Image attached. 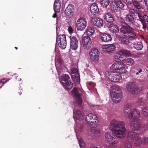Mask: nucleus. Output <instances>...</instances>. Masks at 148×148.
Masks as SVG:
<instances>
[{"instance_id":"obj_1","label":"nucleus","mask_w":148,"mask_h":148,"mask_svg":"<svg viewBox=\"0 0 148 148\" xmlns=\"http://www.w3.org/2000/svg\"><path fill=\"white\" fill-rule=\"evenodd\" d=\"M110 126L113 129V132L117 137L121 138L125 137L127 131L124 121L113 119L110 122Z\"/></svg>"},{"instance_id":"obj_2","label":"nucleus","mask_w":148,"mask_h":148,"mask_svg":"<svg viewBox=\"0 0 148 148\" xmlns=\"http://www.w3.org/2000/svg\"><path fill=\"white\" fill-rule=\"evenodd\" d=\"M123 61V62L112 64L110 67L111 71L113 73H125L127 72L125 68L126 65L131 66L135 64L134 60L131 58H125Z\"/></svg>"},{"instance_id":"obj_3","label":"nucleus","mask_w":148,"mask_h":148,"mask_svg":"<svg viewBox=\"0 0 148 148\" xmlns=\"http://www.w3.org/2000/svg\"><path fill=\"white\" fill-rule=\"evenodd\" d=\"M127 138L128 140H132L134 147H139L143 143L145 144L148 143V138H144L143 141L138 134L133 132L128 133Z\"/></svg>"},{"instance_id":"obj_4","label":"nucleus","mask_w":148,"mask_h":148,"mask_svg":"<svg viewBox=\"0 0 148 148\" xmlns=\"http://www.w3.org/2000/svg\"><path fill=\"white\" fill-rule=\"evenodd\" d=\"M123 114L127 118L129 119H138L140 115V112L138 110H132L130 107L127 106L124 107Z\"/></svg>"},{"instance_id":"obj_5","label":"nucleus","mask_w":148,"mask_h":148,"mask_svg":"<svg viewBox=\"0 0 148 148\" xmlns=\"http://www.w3.org/2000/svg\"><path fill=\"white\" fill-rule=\"evenodd\" d=\"M120 31L128 40H135L137 38L136 35L133 32V29L129 26L122 27Z\"/></svg>"},{"instance_id":"obj_6","label":"nucleus","mask_w":148,"mask_h":148,"mask_svg":"<svg viewBox=\"0 0 148 148\" xmlns=\"http://www.w3.org/2000/svg\"><path fill=\"white\" fill-rule=\"evenodd\" d=\"M69 77L68 74L63 75L60 77V81L61 84L66 90H69L73 87V83L69 81Z\"/></svg>"},{"instance_id":"obj_7","label":"nucleus","mask_w":148,"mask_h":148,"mask_svg":"<svg viewBox=\"0 0 148 148\" xmlns=\"http://www.w3.org/2000/svg\"><path fill=\"white\" fill-rule=\"evenodd\" d=\"M112 134L110 132H108L106 133L105 135V140L109 144V145H105L104 148H112L114 145L116 144L118 141L112 136Z\"/></svg>"},{"instance_id":"obj_8","label":"nucleus","mask_w":148,"mask_h":148,"mask_svg":"<svg viewBox=\"0 0 148 148\" xmlns=\"http://www.w3.org/2000/svg\"><path fill=\"white\" fill-rule=\"evenodd\" d=\"M82 90L79 88H75L72 92V95L73 97L75 106H79L81 105L82 100L80 96Z\"/></svg>"},{"instance_id":"obj_9","label":"nucleus","mask_w":148,"mask_h":148,"mask_svg":"<svg viewBox=\"0 0 148 148\" xmlns=\"http://www.w3.org/2000/svg\"><path fill=\"white\" fill-rule=\"evenodd\" d=\"M56 43L62 49H64L66 48V37L65 35H60L57 36L56 39Z\"/></svg>"},{"instance_id":"obj_10","label":"nucleus","mask_w":148,"mask_h":148,"mask_svg":"<svg viewBox=\"0 0 148 148\" xmlns=\"http://www.w3.org/2000/svg\"><path fill=\"white\" fill-rule=\"evenodd\" d=\"M126 89L128 92L133 94H137L139 92L137 87L132 82L127 83L126 86Z\"/></svg>"},{"instance_id":"obj_11","label":"nucleus","mask_w":148,"mask_h":148,"mask_svg":"<svg viewBox=\"0 0 148 148\" xmlns=\"http://www.w3.org/2000/svg\"><path fill=\"white\" fill-rule=\"evenodd\" d=\"M87 23L85 18L83 17L79 18L77 20L76 24L77 30L80 31L84 30L87 26Z\"/></svg>"},{"instance_id":"obj_12","label":"nucleus","mask_w":148,"mask_h":148,"mask_svg":"<svg viewBox=\"0 0 148 148\" xmlns=\"http://www.w3.org/2000/svg\"><path fill=\"white\" fill-rule=\"evenodd\" d=\"M99 53L98 49L95 48L91 49L89 52V56L92 61L94 62L97 61L99 59Z\"/></svg>"},{"instance_id":"obj_13","label":"nucleus","mask_w":148,"mask_h":148,"mask_svg":"<svg viewBox=\"0 0 148 148\" xmlns=\"http://www.w3.org/2000/svg\"><path fill=\"white\" fill-rule=\"evenodd\" d=\"M110 95L113 102L117 103L120 101L122 94L121 91H119V92H111Z\"/></svg>"},{"instance_id":"obj_14","label":"nucleus","mask_w":148,"mask_h":148,"mask_svg":"<svg viewBox=\"0 0 148 148\" xmlns=\"http://www.w3.org/2000/svg\"><path fill=\"white\" fill-rule=\"evenodd\" d=\"M101 48L104 51L110 53L115 50L116 46L113 44L103 45H102Z\"/></svg>"},{"instance_id":"obj_15","label":"nucleus","mask_w":148,"mask_h":148,"mask_svg":"<svg viewBox=\"0 0 148 148\" xmlns=\"http://www.w3.org/2000/svg\"><path fill=\"white\" fill-rule=\"evenodd\" d=\"M130 126L132 129L134 130H138L140 128L139 120L138 119H130Z\"/></svg>"},{"instance_id":"obj_16","label":"nucleus","mask_w":148,"mask_h":148,"mask_svg":"<svg viewBox=\"0 0 148 148\" xmlns=\"http://www.w3.org/2000/svg\"><path fill=\"white\" fill-rule=\"evenodd\" d=\"M70 48L73 50H76L78 47V42L77 38L75 36L70 37Z\"/></svg>"},{"instance_id":"obj_17","label":"nucleus","mask_w":148,"mask_h":148,"mask_svg":"<svg viewBox=\"0 0 148 148\" xmlns=\"http://www.w3.org/2000/svg\"><path fill=\"white\" fill-rule=\"evenodd\" d=\"M91 41L90 38L88 36H84L82 39V43L84 47L89 49L91 47Z\"/></svg>"},{"instance_id":"obj_18","label":"nucleus","mask_w":148,"mask_h":148,"mask_svg":"<svg viewBox=\"0 0 148 148\" xmlns=\"http://www.w3.org/2000/svg\"><path fill=\"white\" fill-rule=\"evenodd\" d=\"M91 22L95 26L98 27H101L103 25V20L99 18L94 17L91 19Z\"/></svg>"},{"instance_id":"obj_19","label":"nucleus","mask_w":148,"mask_h":148,"mask_svg":"<svg viewBox=\"0 0 148 148\" xmlns=\"http://www.w3.org/2000/svg\"><path fill=\"white\" fill-rule=\"evenodd\" d=\"M99 38L102 41L105 42H109L112 39L110 35L103 33H100Z\"/></svg>"},{"instance_id":"obj_20","label":"nucleus","mask_w":148,"mask_h":148,"mask_svg":"<svg viewBox=\"0 0 148 148\" xmlns=\"http://www.w3.org/2000/svg\"><path fill=\"white\" fill-rule=\"evenodd\" d=\"M74 10V6L72 5H69L65 10V14L67 16L71 17L73 15Z\"/></svg>"},{"instance_id":"obj_21","label":"nucleus","mask_w":148,"mask_h":148,"mask_svg":"<svg viewBox=\"0 0 148 148\" xmlns=\"http://www.w3.org/2000/svg\"><path fill=\"white\" fill-rule=\"evenodd\" d=\"M55 64L57 70L59 74L64 66L61 60L60 59H57L56 58H55Z\"/></svg>"},{"instance_id":"obj_22","label":"nucleus","mask_w":148,"mask_h":148,"mask_svg":"<svg viewBox=\"0 0 148 148\" xmlns=\"http://www.w3.org/2000/svg\"><path fill=\"white\" fill-rule=\"evenodd\" d=\"M73 117L76 123L77 121L82 120L84 118V116L81 113V112L79 110H77L76 111H74L73 112Z\"/></svg>"},{"instance_id":"obj_23","label":"nucleus","mask_w":148,"mask_h":148,"mask_svg":"<svg viewBox=\"0 0 148 148\" xmlns=\"http://www.w3.org/2000/svg\"><path fill=\"white\" fill-rule=\"evenodd\" d=\"M119 73V74H110L109 76V79L112 82H116L118 81L121 78V75L120 73Z\"/></svg>"},{"instance_id":"obj_24","label":"nucleus","mask_w":148,"mask_h":148,"mask_svg":"<svg viewBox=\"0 0 148 148\" xmlns=\"http://www.w3.org/2000/svg\"><path fill=\"white\" fill-rule=\"evenodd\" d=\"M60 0H55L54 4V10L56 13H58L60 11L61 3Z\"/></svg>"},{"instance_id":"obj_25","label":"nucleus","mask_w":148,"mask_h":148,"mask_svg":"<svg viewBox=\"0 0 148 148\" xmlns=\"http://www.w3.org/2000/svg\"><path fill=\"white\" fill-rule=\"evenodd\" d=\"M90 10L91 13L93 14H96L99 11L97 5L96 3H93L90 6Z\"/></svg>"},{"instance_id":"obj_26","label":"nucleus","mask_w":148,"mask_h":148,"mask_svg":"<svg viewBox=\"0 0 148 148\" xmlns=\"http://www.w3.org/2000/svg\"><path fill=\"white\" fill-rule=\"evenodd\" d=\"M119 52V54L122 57H130L132 56L130 52L127 49H122Z\"/></svg>"},{"instance_id":"obj_27","label":"nucleus","mask_w":148,"mask_h":148,"mask_svg":"<svg viewBox=\"0 0 148 148\" xmlns=\"http://www.w3.org/2000/svg\"><path fill=\"white\" fill-rule=\"evenodd\" d=\"M108 29L110 32L112 33L116 34L119 32L118 27L115 25L111 24L110 25Z\"/></svg>"},{"instance_id":"obj_28","label":"nucleus","mask_w":148,"mask_h":148,"mask_svg":"<svg viewBox=\"0 0 148 148\" xmlns=\"http://www.w3.org/2000/svg\"><path fill=\"white\" fill-rule=\"evenodd\" d=\"M71 76L76 79H79V73L78 72V71L77 68H73L71 70Z\"/></svg>"},{"instance_id":"obj_29","label":"nucleus","mask_w":148,"mask_h":148,"mask_svg":"<svg viewBox=\"0 0 148 148\" xmlns=\"http://www.w3.org/2000/svg\"><path fill=\"white\" fill-rule=\"evenodd\" d=\"M104 19L108 22L112 23L114 21V18L110 14L106 13L103 16Z\"/></svg>"},{"instance_id":"obj_30","label":"nucleus","mask_w":148,"mask_h":148,"mask_svg":"<svg viewBox=\"0 0 148 148\" xmlns=\"http://www.w3.org/2000/svg\"><path fill=\"white\" fill-rule=\"evenodd\" d=\"M97 116L96 115H94L92 113H90L87 115L86 117V121L87 122L88 124L93 119H97Z\"/></svg>"},{"instance_id":"obj_31","label":"nucleus","mask_w":148,"mask_h":148,"mask_svg":"<svg viewBox=\"0 0 148 148\" xmlns=\"http://www.w3.org/2000/svg\"><path fill=\"white\" fill-rule=\"evenodd\" d=\"M95 29L94 27H88L87 28L86 32V35L87 36H91L95 33Z\"/></svg>"},{"instance_id":"obj_32","label":"nucleus","mask_w":148,"mask_h":148,"mask_svg":"<svg viewBox=\"0 0 148 148\" xmlns=\"http://www.w3.org/2000/svg\"><path fill=\"white\" fill-rule=\"evenodd\" d=\"M116 37L122 43L127 44L129 43L128 40L124 37L121 36L119 35H117Z\"/></svg>"},{"instance_id":"obj_33","label":"nucleus","mask_w":148,"mask_h":148,"mask_svg":"<svg viewBox=\"0 0 148 148\" xmlns=\"http://www.w3.org/2000/svg\"><path fill=\"white\" fill-rule=\"evenodd\" d=\"M98 123L99 121L97 117V119L91 120L88 123V124L90 125V126L95 128L98 126Z\"/></svg>"},{"instance_id":"obj_34","label":"nucleus","mask_w":148,"mask_h":148,"mask_svg":"<svg viewBox=\"0 0 148 148\" xmlns=\"http://www.w3.org/2000/svg\"><path fill=\"white\" fill-rule=\"evenodd\" d=\"M110 9L113 12H116L118 11V8L115 3H111L110 4Z\"/></svg>"},{"instance_id":"obj_35","label":"nucleus","mask_w":148,"mask_h":148,"mask_svg":"<svg viewBox=\"0 0 148 148\" xmlns=\"http://www.w3.org/2000/svg\"><path fill=\"white\" fill-rule=\"evenodd\" d=\"M136 14L142 23L148 22V17L147 15H144L143 16H142L139 14Z\"/></svg>"},{"instance_id":"obj_36","label":"nucleus","mask_w":148,"mask_h":148,"mask_svg":"<svg viewBox=\"0 0 148 148\" xmlns=\"http://www.w3.org/2000/svg\"><path fill=\"white\" fill-rule=\"evenodd\" d=\"M125 20L131 23H133L134 21L132 16L130 14L126 15L125 16Z\"/></svg>"},{"instance_id":"obj_37","label":"nucleus","mask_w":148,"mask_h":148,"mask_svg":"<svg viewBox=\"0 0 148 148\" xmlns=\"http://www.w3.org/2000/svg\"><path fill=\"white\" fill-rule=\"evenodd\" d=\"M134 48L138 50H140L142 49L143 45L141 42H137L135 43L134 45Z\"/></svg>"},{"instance_id":"obj_38","label":"nucleus","mask_w":148,"mask_h":148,"mask_svg":"<svg viewBox=\"0 0 148 148\" xmlns=\"http://www.w3.org/2000/svg\"><path fill=\"white\" fill-rule=\"evenodd\" d=\"M91 132L97 137H99L101 136V133L99 130L94 128L91 130Z\"/></svg>"},{"instance_id":"obj_39","label":"nucleus","mask_w":148,"mask_h":148,"mask_svg":"<svg viewBox=\"0 0 148 148\" xmlns=\"http://www.w3.org/2000/svg\"><path fill=\"white\" fill-rule=\"evenodd\" d=\"M101 4L104 8H106L110 3L109 0H101Z\"/></svg>"},{"instance_id":"obj_40","label":"nucleus","mask_w":148,"mask_h":148,"mask_svg":"<svg viewBox=\"0 0 148 148\" xmlns=\"http://www.w3.org/2000/svg\"><path fill=\"white\" fill-rule=\"evenodd\" d=\"M114 1L117 6L119 7L120 8H122L124 6V5L121 0H114Z\"/></svg>"},{"instance_id":"obj_41","label":"nucleus","mask_w":148,"mask_h":148,"mask_svg":"<svg viewBox=\"0 0 148 148\" xmlns=\"http://www.w3.org/2000/svg\"><path fill=\"white\" fill-rule=\"evenodd\" d=\"M123 58V57H122V56L120 55L119 52L115 56L114 59L116 61L119 62L122 60L123 61V60L122 59Z\"/></svg>"},{"instance_id":"obj_42","label":"nucleus","mask_w":148,"mask_h":148,"mask_svg":"<svg viewBox=\"0 0 148 148\" xmlns=\"http://www.w3.org/2000/svg\"><path fill=\"white\" fill-rule=\"evenodd\" d=\"M148 110V107H145L142 109V113L146 116H148V111H146Z\"/></svg>"},{"instance_id":"obj_43","label":"nucleus","mask_w":148,"mask_h":148,"mask_svg":"<svg viewBox=\"0 0 148 148\" xmlns=\"http://www.w3.org/2000/svg\"><path fill=\"white\" fill-rule=\"evenodd\" d=\"M77 138L78 139L79 142V146L80 147V148H84V143L83 140L81 139L79 140V138H78L77 136Z\"/></svg>"},{"instance_id":"obj_44","label":"nucleus","mask_w":148,"mask_h":148,"mask_svg":"<svg viewBox=\"0 0 148 148\" xmlns=\"http://www.w3.org/2000/svg\"><path fill=\"white\" fill-rule=\"evenodd\" d=\"M10 80L8 78L5 79H3L0 80V88H1L3 86V85L7 81Z\"/></svg>"},{"instance_id":"obj_45","label":"nucleus","mask_w":148,"mask_h":148,"mask_svg":"<svg viewBox=\"0 0 148 148\" xmlns=\"http://www.w3.org/2000/svg\"><path fill=\"white\" fill-rule=\"evenodd\" d=\"M129 13L131 14V15L134 14L135 16H138V15L136 14H137L136 12H135V10L133 9H131L129 10Z\"/></svg>"},{"instance_id":"obj_46","label":"nucleus","mask_w":148,"mask_h":148,"mask_svg":"<svg viewBox=\"0 0 148 148\" xmlns=\"http://www.w3.org/2000/svg\"><path fill=\"white\" fill-rule=\"evenodd\" d=\"M134 5L136 8L139 9L141 8L140 6L138 4L137 1H134L133 3Z\"/></svg>"},{"instance_id":"obj_47","label":"nucleus","mask_w":148,"mask_h":148,"mask_svg":"<svg viewBox=\"0 0 148 148\" xmlns=\"http://www.w3.org/2000/svg\"><path fill=\"white\" fill-rule=\"evenodd\" d=\"M83 127L82 126H80L79 128H78V127H76L75 128V131L77 134L78 131L81 132L83 130Z\"/></svg>"},{"instance_id":"obj_48","label":"nucleus","mask_w":148,"mask_h":148,"mask_svg":"<svg viewBox=\"0 0 148 148\" xmlns=\"http://www.w3.org/2000/svg\"><path fill=\"white\" fill-rule=\"evenodd\" d=\"M68 31L69 33H72L73 31V27L71 26H69L68 28Z\"/></svg>"},{"instance_id":"obj_49","label":"nucleus","mask_w":148,"mask_h":148,"mask_svg":"<svg viewBox=\"0 0 148 148\" xmlns=\"http://www.w3.org/2000/svg\"><path fill=\"white\" fill-rule=\"evenodd\" d=\"M125 148H132V145L130 143L126 144L125 145Z\"/></svg>"},{"instance_id":"obj_50","label":"nucleus","mask_w":148,"mask_h":148,"mask_svg":"<svg viewBox=\"0 0 148 148\" xmlns=\"http://www.w3.org/2000/svg\"><path fill=\"white\" fill-rule=\"evenodd\" d=\"M127 2L129 4H131L133 2V0H126Z\"/></svg>"},{"instance_id":"obj_51","label":"nucleus","mask_w":148,"mask_h":148,"mask_svg":"<svg viewBox=\"0 0 148 148\" xmlns=\"http://www.w3.org/2000/svg\"><path fill=\"white\" fill-rule=\"evenodd\" d=\"M145 4L147 6H148V0H144Z\"/></svg>"},{"instance_id":"obj_52","label":"nucleus","mask_w":148,"mask_h":148,"mask_svg":"<svg viewBox=\"0 0 148 148\" xmlns=\"http://www.w3.org/2000/svg\"><path fill=\"white\" fill-rule=\"evenodd\" d=\"M143 99L142 98H140L138 99V102L139 103H141L143 101Z\"/></svg>"},{"instance_id":"obj_53","label":"nucleus","mask_w":148,"mask_h":148,"mask_svg":"<svg viewBox=\"0 0 148 148\" xmlns=\"http://www.w3.org/2000/svg\"><path fill=\"white\" fill-rule=\"evenodd\" d=\"M142 71V70L141 69H140L138 71V72H137L136 73V75H138L139 74V73H140Z\"/></svg>"},{"instance_id":"obj_54","label":"nucleus","mask_w":148,"mask_h":148,"mask_svg":"<svg viewBox=\"0 0 148 148\" xmlns=\"http://www.w3.org/2000/svg\"><path fill=\"white\" fill-rule=\"evenodd\" d=\"M146 28V26L145 25V24L143 23V29H145Z\"/></svg>"},{"instance_id":"obj_55","label":"nucleus","mask_w":148,"mask_h":148,"mask_svg":"<svg viewBox=\"0 0 148 148\" xmlns=\"http://www.w3.org/2000/svg\"><path fill=\"white\" fill-rule=\"evenodd\" d=\"M55 13H54L53 15V16L52 17H53V18H55L56 17V13L55 12Z\"/></svg>"},{"instance_id":"obj_56","label":"nucleus","mask_w":148,"mask_h":148,"mask_svg":"<svg viewBox=\"0 0 148 148\" xmlns=\"http://www.w3.org/2000/svg\"><path fill=\"white\" fill-rule=\"evenodd\" d=\"M136 1H137L138 2H141L143 0H135Z\"/></svg>"},{"instance_id":"obj_57","label":"nucleus","mask_w":148,"mask_h":148,"mask_svg":"<svg viewBox=\"0 0 148 148\" xmlns=\"http://www.w3.org/2000/svg\"><path fill=\"white\" fill-rule=\"evenodd\" d=\"M88 1H92H92H94V0H88Z\"/></svg>"},{"instance_id":"obj_58","label":"nucleus","mask_w":148,"mask_h":148,"mask_svg":"<svg viewBox=\"0 0 148 148\" xmlns=\"http://www.w3.org/2000/svg\"><path fill=\"white\" fill-rule=\"evenodd\" d=\"M141 37H142V38H143H143H144V37H143V36H141Z\"/></svg>"},{"instance_id":"obj_59","label":"nucleus","mask_w":148,"mask_h":148,"mask_svg":"<svg viewBox=\"0 0 148 148\" xmlns=\"http://www.w3.org/2000/svg\"><path fill=\"white\" fill-rule=\"evenodd\" d=\"M15 48L16 50H17V49H18V47H15Z\"/></svg>"},{"instance_id":"obj_60","label":"nucleus","mask_w":148,"mask_h":148,"mask_svg":"<svg viewBox=\"0 0 148 148\" xmlns=\"http://www.w3.org/2000/svg\"><path fill=\"white\" fill-rule=\"evenodd\" d=\"M147 62H148V56H147Z\"/></svg>"},{"instance_id":"obj_61","label":"nucleus","mask_w":148,"mask_h":148,"mask_svg":"<svg viewBox=\"0 0 148 148\" xmlns=\"http://www.w3.org/2000/svg\"><path fill=\"white\" fill-rule=\"evenodd\" d=\"M91 148H97V147H92Z\"/></svg>"}]
</instances>
